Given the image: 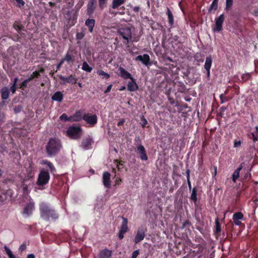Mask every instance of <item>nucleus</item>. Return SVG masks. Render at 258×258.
I'll list each match as a JSON object with an SVG mask.
<instances>
[{
    "instance_id": "obj_22",
    "label": "nucleus",
    "mask_w": 258,
    "mask_h": 258,
    "mask_svg": "<svg viewBox=\"0 0 258 258\" xmlns=\"http://www.w3.org/2000/svg\"><path fill=\"white\" fill-rule=\"evenodd\" d=\"M85 25L88 27L89 31L90 32H92L95 25V20L90 19H87L85 22Z\"/></svg>"
},
{
    "instance_id": "obj_25",
    "label": "nucleus",
    "mask_w": 258,
    "mask_h": 258,
    "mask_svg": "<svg viewBox=\"0 0 258 258\" xmlns=\"http://www.w3.org/2000/svg\"><path fill=\"white\" fill-rule=\"evenodd\" d=\"M61 80H62L63 81H65L67 82L68 83L75 84L76 82V80L75 78L72 75H70V76L68 77H64L63 76H61L60 77Z\"/></svg>"
},
{
    "instance_id": "obj_35",
    "label": "nucleus",
    "mask_w": 258,
    "mask_h": 258,
    "mask_svg": "<svg viewBox=\"0 0 258 258\" xmlns=\"http://www.w3.org/2000/svg\"><path fill=\"white\" fill-rule=\"evenodd\" d=\"M114 164L115 167L118 169V171L121 170V169L124 168V165L123 163L118 162V160H114Z\"/></svg>"
},
{
    "instance_id": "obj_56",
    "label": "nucleus",
    "mask_w": 258,
    "mask_h": 258,
    "mask_svg": "<svg viewBox=\"0 0 258 258\" xmlns=\"http://www.w3.org/2000/svg\"><path fill=\"white\" fill-rule=\"evenodd\" d=\"M28 82H25V80H24L22 83V84H21V87H25L26 86H27V84L28 83Z\"/></svg>"
},
{
    "instance_id": "obj_33",
    "label": "nucleus",
    "mask_w": 258,
    "mask_h": 258,
    "mask_svg": "<svg viewBox=\"0 0 258 258\" xmlns=\"http://www.w3.org/2000/svg\"><path fill=\"white\" fill-rule=\"evenodd\" d=\"M197 190L196 188H194L192 190L190 199L192 201H194L195 202H196L197 200Z\"/></svg>"
},
{
    "instance_id": "obj_16",
    "label": "nucleus",
    "mask_w": 258,
    "mask_h": 258,
    "mask_svg": "<svg viewBox=\"0 0 258 258\" xmlns=\"http://www.w3.org/2000/svg\"><path fill=\"white\" fill-rule=\"evenodd\" d=\"M212 63V58L211 56H209L207 57L206 59V61L204 64V68L207 71V76L209 77L210 76V69L211 67Z\"/></svg>"
},
{
    "instance_id": "obj_64",
    "label": "nucleus",
    "mask_w": 258,
    "mask_h": 258,
    "mask_svg": "<svg viewBox=\"0 0 258 258\" xmlns=\"http://www.w3.org/2000/svg\"><path fill=\"white\" fill-rule=\"evenodd\" d=\"M251 135H252V136L253 141H256V140H257V138H256V137L255 136V135H254V134H253V133H252V134H251Z\"/></svg>"
},
{
    "instance_id": "obj_60",
    "label": "nucleus",
    "mask_w": 258,
    "mask_h": 258,
    "mask_svg": "<svg viewBox=\"0 0 258 258\" xmlns=\"http://www.w3.org/2000/svg\"><path fill=\"white\" fill-rule=\"evenodd\" d=\"M217 168L216 166H214V174H213V176H215L217 174Z\"/></svg>"
},
{
    "instance_id": "obj_29",
    "label": "nucleus",
    "mask_w": 258,
    "mask_h": 258,
    "mask_svg": "<svg viewBox=\"0 0 258 258\" xmlns=\"http://www.w3.org/2000/svg\"><path fill=\"white\" fill-rule=\"evenodd\" d=\"M94 10V4L93 1L89 3L87 6V11L89 14L92 13Z\"/></svg>"
},
{
    "instance_id": "obj_52",
    "label": "nucleus",
    "mask_w": 258,
    "mask_h": 258,
    "mask_svg": "<svg viewBox=\"0 0 258 258\" xmlns=\"http://www.w3.org/2000/svg\"><path fill=\"white\" fill-rule=\"evenodd\" d=\"M233 220L236 225H240L241 224V222L239 221V220L233 219Z\"/></svg>"
},
{
    "instance_id": "obj_11",
    "label": "nucleus",
    "mask_w": 258,
    "mask_h": 258,
    "mask_svg": "<svg viewBox=\"0 0 258 258\" xmlns=\"http://www.w3.org/2000/svg\"><path fill=\"white\" fill-rule=\"evenodd\" d=\"M137 153L140 155L142 160H147L148 159L147 155L146 153L145 149L142 145H139L136 150Z\"/></svg>"
},
{
    "instance_id": "obj_14",
    "label": "nucleus",
    "mask_w": 258,
    "mask_h": 258,
    "mask_svg": "<svg viewBox=\"0 0 258 258\" xmlns=\"http://www.w3.org/2000/svg\"><path fill=\"white\" fill-rule=\"evenodd\" d=\"M83 112L81 110L77 111L75 113L70 116V121H78L83 119Z\"/></svg>"
},
{
    "instance_id": "obj_10",
    "label": "nucleus",
    "mask_w": 258,
    "mask_h": 258,
    "mask_svg": "<svg viewBox=\"0 0 258 258\" xmlns=\"http://www.w3.org/2000/svg\"><path fill=\"white\" fill-rule=\"evenodd\" d=\"M145 229L143 227H140L137 230V234L134 238V242L138 243L143 240L145 236Z\"/></svg>"
},
{
    "instance_id": "obj_46",
    "label": "nucleus",
    "mask_w": 258,
    "mask_h": 258,
    "mask_svg": "<svg viewBox=\"0 0 258 258\" xmlns=\"http://www.w3.org/2000/svg\"><path fill=\"white\" fill-rule=\"evenodd\" d=\"M241 145V142L240 141H236L235 140L234 141V148H237Z\"/></svg>"
},
{
    "instance_id": "obj_20",
    "label": "nucleus",
    "mask_w": 258,
    "mask_h": 258,
    "mask_svg": "<svg viewBox=\"0 0 258 258\" xmlns=\"http://www.w3.org/2000/svg\"><path fill=\"white\" fill-rule=\"evenodd\" d=\"M99 258H111V251L108 249L102 250L99 253Z\"/></svg>"
},
{
    "instance_id": "obj_2",
    "label": "nucleus",
    "mask_w": 258,
    "mask_h": 258,
    "mask_svg": "<svg viewBox=\"0 0 258 258\" xmlns=\"http://www.w3.org/2000/svg\"><path fill=\"white\" fill-rule=\"evenodd\" d=\"M61 147V144L58 139L51 138L46 147L47 153L49 156H53L60 150Z\"/></svg>"
},
{
    "instance_id": "obj_49",
    "label": "nucleus",
    "mask_w": 258,
    "mask_h": 258,
    "mask_svg": "<svg viewBox=\"0 0 258 258\" xmlns=\"http://www.w3.org/2000/svg\"><path fill=\"white\" fill-rule=\"evenodd\" d=\"M16 85H13L11 87V88H10L11 91H12V92L13 93H15V92H16Z\"/></svg>"
},
{
    "instance_id": "obj_41",
    "label": "nucleus",
    "mask_w": 258,
    "mask_h": 258,
    "mask_svg": "<svg viewBox=\"0 0 258 258\" xmlns=\"http://www.w3.org/2000/svg\"><path fill=\"white\" fill-rule=\"evenodd\" d=\"M85 36V33L84 32H78L76 34V38L77 39L81 40Z\"/></svg>"
},
{
    "instance_id": "obj_38",
    "label": "nucleus",
    "mask_w": 258,
    "mask_h": 258,
    "mask_svg": "<svg viewBox=\"0 0 258 258\" xmlns=\"http://www.w3.org/2000/svg\"><path fill=\"white\" fill-rule=\"evenodd\" d=\"M98 1L100 9L103 10L106 6L107 0H98Z\"/></svg>"
},
{
    "instance_id": "obj_24",
    "label": "nucleus",
    "mask_w": 258,
    "mask_h": 258,
    "mask_svg": "<svg viewBox=\"0 0 258 258\" xmlns=\"http://www.w3.org/2000/svg\"><path fill=\"white\" fill-rule=\"evenodd\" d=\"M0 91L2 94V98L3 99L6 100L9 98V90L8 88H3Z\"/></svg>"
},
{
    "instance_id": "obj_17",
    "label": "nucleus",
    "mask_w": 258,
    "mask_h": 258,
    "mask_svg": "<svg viewBox=\"0 0 258 258\" xmlns=\"http://www.w3.org/2000/svg\"><path fill=\"white\" fill-rule=\"evenodd\" d=\"M243 163H242L240 166L237 168V169L233 172L232 174V181L235 182L237 179L239 177V173L240 170L243 167Z\"/></svg>"
},
{
    "instance_id": "obj_37",
    "label": "nucleus",
    "mask_w": 258,
    "mask_h": 258,
    "mask_svg": "<svg viewBox=\"0 0 258 258\" xmlns=\"http://www.w3.org/2000/svg\"><path fill=\"white\" fill-rule=\"evenodd\" d=\"M63 58L65 61H67L68 63H70L73 60V56L69 53H67Z\"/></svg>"
},
{
    "instance_id": "obj_53",
    "label": "nucleus",
    "mask_w": 258,
    "mask_h": 258,
    "mask_svg": "<svg viewBox=\"0 0 258 258\" xmlns=\"http://www.w3.org/2000/svg\"><path fill=\"white\" fill-rule=\"evenodd\" d=\"M253 13L254 16H258V7L254 9Z\"/></svg>"
},
{
    "instance_id": "obj_39",
    "label": "nucleus",
    "mask_w": 258,
    "mask_h": 258,
    "mask_svg": "<svg viewBox=\"0 0 258 258\" xmlns=\"http://www.w3.org/2000/svg\"><path fill=\"white\" fill-rule=\"evenodd\" d=\"M59 119L62 121H70V117H68L66 113H63L60 117Z\"/></svg>"
},
{
    "instance_id": "obj_61",
    "label": "nucleus",
    "mask_w": 258,
    "mask_h": 258,
    "mask_svg": "<svg viewBox=\"0 0 258 258\" xmlns=\"http://www.w3.org/2000/svg\"><path fill=\"white\" fill-rule=\"evenodd\" d=\"M27 258H35V256L33 254H29L28 255Z\"/></svg>"
},
{
    "instance_id": "obj_43",
    "label": "nucleus",
    "mask_w": 258,
    "mask_h": 258,
    "mask_svg": "<svg viewBox=\"0 0 258 258\" xmlns=\"http://www.w3.org/2000/svg\"><path fill=\"white\" fill-rule=\"evenodd\" d=\"M5 249L9 257L13 254L12 251L7 246H5Z\"/></svg>"
},
{
    "instance_id": "obj_31",
    "label": "nucleus",
    "mask_w": 258,
    "mask_h": 258,
    "mask_svg": "<svg viewBox=\"0 0 258 258\" xmlns=\"http://www.w3.org/2000/svg\"><path fill=\"white\" fill-rule=\"evenodd\" d=\"M97 74L100 76H102L103 78L108 79L110 77V75L104 72L103 71L100 70L97 71Z\"/></svg>"
},
{
    "instance_id": "obj_13",
    "label": "nucleus",
    "mask_w": 258,
    "mask_h": 258,
    "mask_svg": "<svg viewBox=\"0 0 258 258\" xmlns=\"http://www.w3.org/2000/svg\"><path fill=\"white\" fill-rule=\"evenodd\" d=\"M103 183L107 188H110V174L108 172H105L103 174Z\"/></svg>"
},
{
    "instance_id": "obj_59",
    "label": "nucleus",
    "mask_w": 258,
    "mask_h": 258,
    "mask_svg": "<svg viewBox=\"0 0 258 258\" xmlns=\"http://www.w3.org/2000/svg\"><path fill=\"white\" fill-rule=\"evenodd\" d=\"M186 178L187 179H189V170H187L186 171Z\"/></svg>"
},
{
    "instance_id": "obj_54",
    "label": "nucleus",
    "mask_w": 258,
    "mask_h": 258,
    "mask_svg": "<svg viewBox=\"0 0 258 258\" xmlns=\"http://www.w3.org/2000/svg\"><path fill=\"white\" fill-rule=\"evenodd\" d=\"M124 122V120L123 119H121L117 123L118 126L122 125Z\"/></svg>"
},
{
    "instance_id": "obj_57",
    "label": "nucleus",
    "mask_w": 258,
    "mask_h": 258,
    "mask_svg": "<svg viewBox=\"0 0 258 258\" xmlns=\"http://www.w3.org/2000/svg\"><path fill=\"white\" fill-rule=\"evenodd\" d=\"M112 172L114 173V177L113 178H116L117 174H116V171L115 168H112Z\"/></svg>"
},
{
    "instance_id": "obj_19",
    "label": "nucleus",
    "mask_w": 258,
    "mask_h": 258,
    "mask_svg": "<svg viewBox=\"0 0 258 258\" xmlns=\"http://www.w3.org/2000/svg\"><path fill=\"white\" fill-rule=\"evenodd\" d=\"M93 141L90 138H87L83 140L82 144L83 148L85 149H89L91 148Z\"/></svg>"
},
{
    "instance_id": "obj_48",
    "label": "nucleus",
    "mask_w": 258,
    "mask_h": 258,
    "mask_svg": "<svg viewBox=\"0 0 258 258\" xmlns=\"http://www.w3.org/2000/svg\"><path fill=\"white\" fill-rule=\"evenodd\" d=\"M216 232H219L220 231V225L217 221L216 222Z\"/></svg>"
},
{
    "instance_id": "obj_45",
    "label": "nucleus",
    "mask_w": 258,
    "mask_h": 258,
    "mask_svg": "<svg viewBox=\"0 0 258 258\" xmlns=\"http://www.w3.org/2000/svg\"><path fill=\"white\" fill-rule=\"evenodd\" d=\"M141 123L143 127L145 126L147 124V121L143 116L141 118Z\"/></svg>"
},
{
    "instance_id": "obj_9",
    "label": "nucleus",
    "mask_w": 258,
    "mask_h": 258,
    "mask_svg": "<svg viewBox=\"0 0 258 258\" xmlns=\"http://www.w3.org/2000/svg\"><path fill=\"white\" fill-rule=\"evenodd\" d=\"M83 119L88 124L93 126L97 122V117L96 115L90 113L85 114L83 116Z\"/></svg>"
},
{
    "instance_id": "obj_4",
    "label": "nucleus",
    "mask_w": 258,
    "mask_h": 258,
    "mask_svg": "<svg viewBox=\"0 0 258 258\" xmlns=\"http://www.w3.org/2000/svg\"><path fill=\"white\" fill-rule=\"evenodd\" d=\"M117 32L124 39L126 40V43L128 44L129 40L132 38L131 29L127 27H122L118 29Z\"/></svg>"
},
{
    "instance_id": "obj_40",
    "label": "nucleus",
    "mask_w": 258,
    "mask_h": 258,
    "mask_svg": "<svg viewBox=\"0 0 258 258\" xmlns=\"http://www.w3.org/2000/svg\"><path fill=\"white\" fill-rule=\"evenodd\" d=\"M17 3V6L19 8H22L25 5V2L23 0H15Z\"/></svg>"
},
{
    "instance_id": "obj_36",
    "label": "nucleus",
    "mask_w": 258,
    "mask_h": 258,
    "mask_svg": "<svg viewBox=\"0 0 258 258\" xmlns=\"http://www.w3.org/2000/svg\"><path fill=\"white\" fill-rule=\"evenodd\" d=\"M14 28L19 33L20 31L21 30L22 25L19 22H15L14 24Z\"/></svg>"
},
{
    "instance_id": "obj_28",
    "label": "nucleus",
    "mask_w": 258,
    "mask_h": 258,
    "mask_svg": "<svg viewBox=\"0 0 258 258\" xmlns=\"http://www.w3.org/2000/svg\"><path fill=\"white\" fill-rule=\"evenodd\" d=\"M82 69L84 71L90 73L92 71V68L89 66L87 62L85 61L83 63Z\"/></svg>"
},
{
    "instance_id": "obj_34",
    "label": "nucleus",
    "mask_w": 258,
    "mask_h": 258,
    "mask_svg": "<svg viewBox=\"0 0 258 258\" xmlns=\"http://www.w3.org/2000/svg\"><path fill=\"white\" fill-rule=\"evenodd\" d=\"M243 217V215L241 212H237L233 215V219L241 220Z\"/></svg>"
},
{
    "instance_id": "obj_30",
    "label": "nucleus",
    "mask_w": 258,
    "mask_h": 258,
    "mask_svg": "<svg viewBox=\"0 0 258 258\" xmlns=\"http://www.w3.org/2000/svg\"><path fill=\"white\" fill-rule=\"evenodd\" d=\"M39 76V72L35 71L30 75L29 78L25 80V82H29L31 80L33 79L34 78L38 77Z\"/></svg>"
},
{
    "instance_id": "obj_55",
    "label": "nucleus",
    "mask_w": 258,
    "mask_h": 258,
    "mask_svg": "<svg viewBox=\"0 0 258 258\" xmlns=\"http://www.w3.org/2000/svg\"><path fill=\"white\" fill-rule=\"evenodd\" d=\"M26 248V245L24 244L21 245L19 248V250L21 251H23Z\"/></svg>"
},
{
    "instance_id": "obj_27",
    "label": "nucleus",
    "mask_w": 258,
    "mask_h": 258,
    "mask_svg": "<svg viewBox=\"0 0 258 258\" xmlns=\"http://www.w3.org/2000/svg\"><path fill=\"white\" fill-rule=\"evenodd\" d=\"M124 0H113L112 8L114 9L118 8L124 3Z\"/></svg>"
},
{
    "instance_id": "obj_50",
    "label": "nucleus",
    "mask_w": 258,
    "mask_h": 258,
    "mask_svg": "<svg viewBox=\"0 0 258 258\" xmlns=\"http://www.w3.org/2000/svg\"><path fill=\"white\" fill-rule=\"evenodd\" d=\"M112 85H109L106 90L104 91V92L106 93H108V92H109L112 88Z\"/></svg>"
},
{
    "instance_id": "obj_32",
    "label": "nucleus",
    "mask_w": 258,
    "mask_h": 258,
    "mask_svg": "<svg viewBox=\"0 0 258 258\" xmlns=\"http://www.w3.org/2000/svg\"><path fill=\"white\" fill-rule=\"evenodd\" d=\"M218 8V4L213 2H212V4L211 5L210 7H209V9L208 10V11L209 13H211L213 11H216Z\"/></svg>"
},
{
    "instance_id": "obj_3",
    "label": "nucleus",
    "mask_w": 258,
    "mask_h": 258,
    "mask_svg": "<svg viewBox=\"0 0 258 258\" xmlns=\"http://www.w3.org/2000/svg\"><path fill=\"white\" fill-rule=\"evenodd\" d=\"M50 179V175L48 172L44 169L40 171L38 174L37 180L36 182L37 185L40 186V188L42 189L44 185L47 184Z\"/></svg>"
},
{
    "instance_id": "obj_8",
    "label": "nucleus",
    "mask_w": 258,
    "mask_h": 258,
    "mask_svg": "<svg viewBox=\"0 0 258 258\" xmlns=\"http://www.w3.org/2000/svg\"><path fill=\"white\" fill-rule=\"evenodd\" d=\"M122 222L118 234V237L120 239H122L124 237V234L128 231L127 219L122 217Z\"/></svg>"
},
{
    "instance_id": "obj_26",
    "label": "nucleus",
    "mask_w": 258,
    "mask_h": 258,
    "mask_svg": "<svg viewBox=\"0 0 258 258\" xmlns=\"http://www.w3.org/2000/svg\"><path fill=\"white\" fill-rule=\"evenodd\" d=\"M167 15L168 16V20L169 23L171 26H172L174 24V18L173 16L172 12L170 11L169 8H167Z\"/></svg>"
},
{
    "instance_id": "obj_23",
    "label": "nucleus",
    "mask_w": 258,
    "mask_h": 258,
    "mask_svg": "<svg viewBox=\"0 0 258 258\" xmlns=\"http://www.w3.org/2000/svg\"><path fill=\"white\" fill-rule=\"evenodd\" d=\"M41 164L46 165L49 168L50 171L51 173H54L55 172V168L52 163L46 160H42Z\"/></svg>"
},
{
    "instance_id": "obj_7",
    "label": "nucleus",
    "mask_w": 258,
    "mask_h": 258,
    "mask_svg": "<svg viewBox=\"0 0 258 258\" xmlns=\"http://www.w3.org/2000/svg\"><path fill=\"white\" fill-rule=\"evenodd\" d=\"M225 19L224 14H221L215 19V25L213 28L214 32H220L222 30V25Z\"/></svg>"
},
{
    "instance_id": "obj_5",
    "label": "nucleus",
    "mask_w": 258,
    "mask_h": 258,
    "mask_svg": "<svg viewBox=\"0 0 258 258\" xmlns=\"http://www.w3.org/2000/svg\"><path fill=\"white\" fill-rule=\"evenodd\" d=\"M34 209V203L32 199H30L29 203L26 204L23 209V211L22 212L23 216L25 218L29 217L32 214Z\"/></svg>"
},
{
    "instance_id": "obj_12",
    "label": "nucleus",
    "mask_w": 258,
    "mask_h": 258,
    "mask_svg": "<svg viewBox=\"0 0 258 258\" xmlns=\"http://www.w3.org/2000/svg\"><path fill=\"white\" fill-rule=\"evenodd\" d=\"M135 60L141 61L146 66H148L150 64V58L147 54L139 55L136 57Z\"/></svg>"
},
{
    "instance_id": "obj_21",
    "label": "nucleus",
    "mask_w": 258,
    "mask_h": 258,
    "mask_svg": "<svg viewBox=\"0 0 258 258\" xmlns=\"http://www.w3.org/2000/svg\"><path fill=\"white\" fill-rule=\"evenodd\" d=\"M63 94L60 91L56 92L52 96L51 98L53 100L57 102H61L63 99Z\"/></svg>"
},
{
    "instance_id": "obj_62",
    "label": "nucleus",
    "mask_w": 258,
    "mask_h": 258,
    "mask_svg": "<svg viewBox=\"0 0 258 258\" xmlns=\"http://www.w3.org/2000/svg\"><path fill=\"white\" fill-rule=\"evenodd\" d=\"M133 10L136 12H138L139 10V7H135L133 8Z\"/></svg>"
},
{
    "instance_id": "obj_47",
    "label": "nucleus",
    "mask_w": 258,
    "mask_h": 258,
    "mask_svg": "<svg viewBox=\"0 0 258 258\" xmlns=\"http://www.w3.org/2000/svg\"><path fill=\"white\" fill-rule=\"evenodd\" d=\"M233 0H226V7H230L232 5Z\"/></svg>"
},
{
    "instance_id": "obj_15",
    "label": "nucleus",
    "mask_w": 258,
    "mask_h": 258,
    "mask_svg": "<svg viewBox=\"0 0 258 258\" xmlns=\"http://www.w3.org/2000/svg\"><path fill=\"white\" fill-rule=\"evenodd\" d=\"M131 81L127 84V89L130 92H133L138 89V86L134 78H131Z\"/></svg>"
},
{
    "instance_id": "obj_1",
    "label": "nucleus",
    "mask_w": 258,
    "mask_h": 258,
    "mask_svg": "<svg viewBox=\"0 0 258 258\" xmlns=\"http://www.w3.org/2000/svg\"><path fill=\"white\" fill-rule=\"evenodd\" d=\"M40 212L41 218L46 221L55 220L58 217L54 210L46 203L40 205Z\"/></svg>"
},
{
    "instance_id": "obj_18",
    "label": "nucleus",
    "mask_w": 258,
    "mask_h": 258,
    "mask_svg": "<svg viewBox=\"0 0 258 258\" xmlns=\"http://www.w3.org/2000/svg\"><path fill=\"white\" fill-rule=\"evenodd\" d=\"M119 73H120V76L123 78L124 79H131V78H133L132 77L131 74L127 72L125 69H124L123 68L120 67L119 69Z\"/></svg>"
},
{
    "instance_id": "obj_63",
    "label": "nucleus",
    "mask_w": 258,
    "mask_h": 258,
    "mask_svg": "<svg viewBox=\"0 0 258 258\" xmlns=\"http://www.w3.org/2000/svg\"><path fill=\"white\" fill-rule=\"evenodd\" d=\"M18 78H15L14 79L13 85H16V84H17V81H18Z\"/></svg>"
},
{
    "instance_id": "obj_58",
    "label": "nucleus",
    "mask_w": 258,
    "mask_h": 258,
    "mask_svg": "<svg viewBox=\"0 0 258 258\" xmlns=\"http://www.w3.org/2000/svg\"><path fill=\"white\" fill-rule=\"evenodd\" d=\"M249 76H250L249 74L243 75L242 76V79H245V80H246L249 77Z\"/></svg>"
},
{
    "instance_id": "obj_51",
    "label": "nucleus",
    "mask_w": 258,
    "mask_h": 258,
    "mask_svg": "<svg viewBox=\"0 0 258 258\" xmlns=\"http://www.w3.org/2000/svg\"><path fill=\"white\" fill-rule=\"evenodd\" d=\"M32 167L31 166H30L29 174H28L29 177H31L33 176V175L32 174Z\"/></svg>"
},
{
    "instance_id": "obj_6",
    "label": "nucleus",
    "mask_w": 258,
    "mask_h": 258,
    "mask_svg": "<svg viewBox=\"0 0 258 258\" xmlns=\"http://www.w3.org/2000/svg\"><path fill=\"white\" fill-rule=\"evenodd\" d=\"M67 135L71 138L77 139L81 136V129L79 127H70L67 132Z\"/></svg>"
},
{
    "instance_id": "obj_42",
    "label": "nucleus",
    "mask_w": 258,
    "mask_h": 258,
    "mask_svg": "<svg viewBox=\"0 0 258 258\" xmlns=\"http://www.w3.org/2000/svg\"><path fill=\"white\" fill-rule=\"evenodd\" d=\"M115 180L114 181L115 185H119L122 182V179L120 177L116 176V178H114Z\"/></svg>"
},
{
    "instance_id": "obj_44",
    "label": "nucleus",
    "mask_w": 258,
    "mask_h": 258,
    "mask_svg": "<svg viewBox=\"0 0 258 258\" xmlns=\"http://www.w3.org/2000/svg\"><path fill=\"white\" fill-rule=\"evenodd\" d=\"M139 253H140V252H139V250H136L134 251L132 253L131 258H137V257L138 256Z\"/></svg>"
}]
</instances>
